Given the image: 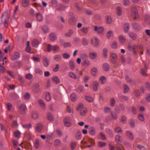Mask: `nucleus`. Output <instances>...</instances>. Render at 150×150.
I'll return each mask as SVG.
<instances>
[{"mask_svg":"<svg viewBox=\"0 0 150 150\" xmlns=\"http://www.w3.org/2000/svg\"><path fill=\"white\" fill-rule=\"evenodd\" d=\"M130 125L131 127L133 128L135 126V121L134 119H131L130 122Z\"/></svg>","mask_w":150,"mask_h":150,"instance_id":"nucleus-58","label":"nucleus"},{"mask_svg":"<svg viewBox=\"0 0 150 150\" xmlns=\"http://www.w3.org/2000/svg\"><path fill=\"white\" fill-rule=\"evenodd\" d=\"M42 59L44 66L45 67H47L49 64V61L48 59L45 57H44Z\"/></svg>","mask_w":150,"mask_h":150,"instance_id":"nucleus-17","label":"nucleus"},{"mask_svg":"<svg viewBox=\"0 0 150 150\" xmlns=\"http://www.w3.org/2000/svg\"><path fill=\"white\" fill-rule=\"evenodd\" d=\"M105 20L106 23L108 24H110L112 22L111 18L109 16H107L105 17Z\"/></svg>","mask_w":150,"mask_h":150,"instance_id":"nucleus-40","label":"nucleus"},{"mask_svg":"<svg viewBox=\"0 0 150 150\" xmlns=\"http://www.w3.org/2000/svg\"><path fill=\"white\" fill-rule=\"evenodd\" d=\"M130 25L129 23H126L125 24L124 27V31L125 33H127L129 30Z\"/></svg>","mask_w":150,"mask_h":150,"instance_id":"nucleus-34","label":"nucleus"},{"mask_svg":"<svg viewBox=\"0 0 150 150\" xmlns=\"http://www.w3.org/2000/svg\"><path fill=\"white\" fill-rule=\"evenodd\" d=\"M98 71L97 69L95 67H93L91 69V73L93 76H96L97 75Z\"/></svg>","mask_w":150,"mask_h":150,"instance_id":"nucleus-27","label":"nucleus"},{"mask_svg":"<svg viewBox=\"0 0 150 150\" xmlns=\"http://www.w3.org/2000/svg\"><path fill=\"white\" fill-rule=\"evenodd\" d=\"M35 72L36 73L38 74H42L43 73L42 70L40 69L37 68L35 69Z\"/></svg>","mask_w":150,"mask_h":150,"instance_id":"nucleus-61","label":"nucleus"},{"mask_svg":"<svg viewBox=\"0 0 150 150\" xmlns=\"http://www.w3.org/2000/svg\"><path fill=\"white\" fill-rule=\"evenodd\" d=\"M23 98L25 100H28L30 98V95L29 93L27 92L24 95Z\"/></svg>","mask_w":150,"mask_h":150,"instance_id":"nucleus-37","label":"nucleus"},{"mask_svg":"<svg viewBox=\"0 0 150 150\" xmlns=\"http://www.w3.org/2000/svg\"><path fill=\"white\" fill-rule=\"evenodd\" d=\"M99 82L102 84L105 83L106 81V78L104 76H102L99 79Z\"/></svg>","mask_w":150,"mask_h":150,"instance_id":"nucleus-32","label":"nucleus"},{"mask_svg":"<svg viewBox=\"0 0 150 150\" xmlns=\"http://www.w3.org/2000/svg\"><path fill=\"white\" fill-rule=\"evenodd\" d=\"M33 77V75L30 73L26 74L25 75V78L28 79H31Z\"/></svg>","mask_w":150,"mask_h":150,"instance_id":"nucleus-63","label":"nucleus"},{"mask_svg":"<svg viewBox=\"0 0 150 150\" xmlns=\"http://www.w3.org/2000/svg\"><path fill=\"white\" fill-rule=\"evenodd\" d=\"M132 27L136 31H138L140 30V26L137 23H134L132 25Z\"/></svg>","mask_w":150,"mask_h":150,"instance_id":"nucleus-12","label":"nucleus"},{"mask_svg":"<svg viewBox=\"0 0 150 150\" xmlns=\"http://www.w3.org/2000/svg\"><path fill=\"white\" fill-rule=\"evenodd\" d=\"M94 31L96 32L98 34L102 33L104 30V28L102 27H98L97 26L94 27Z\"/></svg>","mask_w":150,"mask_h":150,"instance_id":"nucleus-8","label":"nucleus"},{"mask_svg":"<svg viewBox=\"0 0 150 150\" xmlns=\"http://www.w3.org/2000/svg\"><path fill=\"white\" fill-rule=\"evenodd\" d=\"M20 57V54L18 52H15L11 57V59L14 61L16 59H17Z\"/></svg>","mask_w":150,"mask_h":150,"instance_id":"nucleus-11","label":"nucleus"},{"mask_svg":"<svg viewBox=\"0 0 150 150\" xmlns=\"http://www.w3.org/2000/svg\"><path fill=\"white\" fill-rule=\"evenodd\" d=\"M36 17L37 20L40 22L42 21L43 17L42 15L40 13H37L36 15Z\"/></svg>","mask_w":150,"mask_h":150,"instance_id":"nucleus-19","label":"nucleus"},{"mask_svg":"<svg viewBox=\"0 0 150 150\" xmlns=\"http://www.w3.org/2000/svg\"><path fill=\"white\" fill-rule=\"evenodd\" d=\"M108 50L107 49L105 48L103 50V55L104 57L106 58L107 57V53Z\"/></svg>","mask_w":150,"mask_h":150,"instance_id":"nucleus-55","label":"nucleus"},{"mask_svg":"<svg viewBox=\"0 0 150 150\" xmlns=\"http://www.w3.org/2000/svg\"><path fill=\"white\" fill-rule=\"evenodd\" d=\"M31 116L34 119H37L39 117V115L36 111H33L31 113Z\"/></svg>","mask_w":150,"mask_h":150,"instance_id":"nucleus-16","label":"nucleus"},{"mask_svg":"<svg viewBox=\"0 0 150 150\" xmlns=\"http://www.w3.org/2000/svg\"><path fill=\"white\" fill-rule=\"evenodd\" d=\"M110 67L108 63H104L103 65V69L105 71H108L109 70Z\"/></svg>","mask_w":150,"mask_h":150,"instance_id":"nucleus-24","label":"nucleus"},{"mask_svg":"<svg viewBox=\"0 0 150 150\" xmlns=\"http://www.w3.org/2000/svg\"><path fill=\"white\" fill-rule=\"evenodd\" d=\"M85 98L87 101L90 102H92L93 101V98L88 96H86Z\"/></svg>","mask_w":150,"mask_h":150,"instance_id":"nucleus-51","label":"nucleus"},{"mask_svg":"<svg viewBox=\"0 0 150 150\" xmlns=\"http://www.w3.org/2000/svg\"><path fill=\"white\" fill-rule=\"evenodd\" d=\"M4 16L3 14L2 15V17L1 18V21L0 22V25L4 23L5 28H7L8 26V21L6 19H4L3 20V17Z\"/></svg>","mask_w":150,"mask_h":150,"instance_id":"nucleus-7","label":"nucleus"},{"mask_svg":"<svg viewBox=\"0 0 150 150\" xmlns=\"http://www.w3.org/2000/svg\"><path fill=\"white\" fill-rule=\"evenodd\" d=\"M68 75L70 77L74 79H77V75L73 72H69L68 73Z\"/></svg>","mask_w":150,"mask_h":150,"instance_id":"nucleus-25","label":"nucleus"},{"mask_svg":"<svg viewBox=\"0 0 150 150\" xmlns=\"http://www.w3.org/2000/svg\"><path fill=\"white\" fill-rule=\"evenodd\" d=\"M106 132L111 137H113L114 134L113 131L109 128H107L105 129Z\"/></svg>","mask_w":150,"mask_h":150,"instance_id":"nucleus-30","label":"nucleus"},{"mask_svg":"<svg viewBox=\"0 0 150 150\" xmlns=\"http://www.w3.org/2000/svg\"><path fill=\"white\" fill-rule=\"evenodd\" d=\"M49 38L51 40L54 41L57 39V36L55 33H52L49 35Z\"/></svg>","mask_w":150,"mask_h":150,"instance_id":"nucleus-21","label":"nucleus"},{"mask_svg":"<svg viewBox=\"0 0 150 150\" xmlns=\"http://www.w3.org/2000/svg\"><path fill=\"white\" fill-rule=\"evenodd\" d=\"M52 81L54 83L58 84L59 82V81L58 78L57 76L53 77L52 79Z\"/></svg>","mask_w":150,"mask_h":150,"instance_id":"nucleus-47","label":"nucleus"},{"mask_svg":"<svg viewBox=\"0 0 150 150\" xmlns=\"http://www.w3.org/2000/svg\"><path fill=\"white\" fill-rule=\"evenodd\" d=\"M39 141L38 139H37L35 142V146L36 149H38L39 146Z\"/></svg>","mask_w":150,"mask_h":150,"instance_id":"nucleus-52","label":"nucleus"},{"mask_svg":"<svg viewBox=\"0 0 150 150\" xmlns=\"http://www.w3.org/2000/svg\"><path fill=\"white\" fill-rule=\"evenodd\" d=\"M46 98L47 101H49L51 99V96L50 93L49 92H47L46 93Z\"/></svg>","mask_w":150,"mask_h":150,"instance_id":"nucleus-42","label":"nucleus"},{"mask_svg":"<svg viewBox=\"0 0 150 150\" xmlns=\"http://www.w3.org/2000/svg\"><path fill=\"white\" fill-rule=\"evenodd\" d=\"M89 133L91 135H94L96 134V129L94 127H90L89 129Z\"/></svg>","mask_w":150,"mask_h":150,"instance_id":"nucleus-18","label":"nucleus"},{"mask_svg":"<svg viewBox=\"0 0 150 150\" xmlns=\"http://www.w3.org/2000/svg\"><path fill=\"white\" fill-rule=\"evenodd\" d=\"M91 44L95 47L97 46L99 43V41L96 37H93L91 38L90 40Z\"/></svg>","mask_w":150,"mask_h":150,"instance_id":"nucleus-5","label":"nucleus"},{"mask_svg":"<svg viewBox=\"0 0 150 150\" xmlns=\"http://www.w3.org/2000/svg\"><path fill=\"white\" fill-rule=\"evenodd\" d=\"M128 35L129 37L133 40H136L137 37V35L133 33H130Z\"/></svg>","mask_w":150,"mask_h":150,"instance_id":"nucleus-22","label":"nucleus"},{"mask_svg":"<svg viewBox=\"0 0 150 150\" xmlns=\"http://www.w3.org/2000/svg\"><path fill=\"white\" fill-rule=\"evenodd\" d=\"M76 137L77 139L79 140L81 138V134L79 131H78L76 135Z\"/></svg>","mask_w":150,"mask_h":150,"instance_id":"nucleus-39","label":"nucleus"},{"mask_svg":"<svg viewBox=\"0 0 150 150\" xmlns=\"http://www.w3.org/2000/svg\"><path fill=\"white\" fill-rule=\"evenodd\" d=\"M125 79L128 82H129L131 83H133L134 82V81L131 79L127 76H126L125 77Z\"/></svg>","mask_w":150,"mask_h":150,"instance_id":"nucleus-62","label":"nucleus"},{"mask_svg":"<svg viewBox=\"0 0 150 150\" xmlns=\"http://www.w3.org/2000/svg\"><path fill=\"white\" fill-rule=\"evenodd\" d=\"M73 32L72 30L70 29L68 33H66L65 36L67 37H71L73 34Z\"/></svg>","mask_w":150,"mask_h":150,"instance_id":"nucleus-31","label":"nucleus"},{"mask_svg":"<svg viewBox=\"0 0 150 150\" xmlns=\"http://www.w3.org/2000/svg\"><path fill=\"white\" fill-rule=\"evenodd\" d=\"M115 130L117 133H121L122 132L121 128L118 127H116L115 129Z\"/></svg>","mask_w":150,"mask_h":150,"instance_id":"nucleus-57","label":"nucleus"},{"mask_svg":"<svg viewBox=\"0 0 150 150\" xmlns=\"http://www.w3.org/2000/svg\"><path fill=\"white\" fill-rule=\"evenodd\" d=\"M40 28L43 32L45 33H47L49 31V28L46 25H44L43 26H41Z\"/></svg>","mask_w":150,"mask_h":150,"instance_id":"nucleus-13","label":"nucleus"},{"mask_svg":"<svg viewBox=\"0 0 150 150\" xmlns=\"http://www.w3.org/2000/svg\"><path fill=\"white\" fill-rule=\"evenodd\" d=\"M80 57L82 61L87 59L88 57L86 54L83 53L81 54L80 55Z\"/></svg>","mask_w":150,"mask_h":150,"instance_id":"nucleus-38","label":"nucleus"},{"mask_svg":"<svg viewBox=\"0 0 150 150\" xmlns=\"http://www.w3.org/2000/svg\"><path fill=\"white\" fill-rule=\"evenodd\" d=\"M137 147L139 149V150H146L145 148L141 145H138Z\"/></svg>","mask_w":150,"mask_h":150,"instance_id":"nucleus-64","label":"nucleus"},{"mask_svg":"<svg viewBox=\"0 0 150 150\" xmlns=\"http://www.w3.org/2000/svg\"><path fill=\"white\" fill-rule=\"evenodd\" d=\"M123 89L124 90L123 93H127L129 91V88L127 85L124 84L123 85Z\"/></svg>","mask_w":150,"mask_h":150,"instance_id":"nucleus-41","label":"nucleus"},{"mask_svg":"<svg viewBox=\"0 0 150 150\" xmlns=\"http://www.w3.org/2000/svg\"><path fill=\"white\" fill-rule=\"evenodd\" d=\"M63 57L65 59H68L70 58V55L67 53H64L62 54Z\"/></svg>","mask_w":150,"mask_h":150,"instance_id":"nucleus-44","label":"nucleus"},{"mask_svg":"<svg viewBox=\"0 0 150 150\" xmlns=\"http://www.w3.org/2000/svg\"><path fill=\"white\" fill-rule=\"evenodd\" d=\"M81 42L82 44L84 46H86L88 44V40L85 38H82Z\"/></svg>","mask_w":150,"mask_h":150,"instance_id":"nucleus-33","label":"nucleus"},{"mask_svg":"<svg viewBox=\"0 0 150 150\" xmlns=\"http://www.w3.org/2000/svg\"><path fill=\"white\" fill-rule=\"evenodd\" d=\"M126 136L131 140H133L134 139V135L133 133L130 131H127L126 132Z\"/></svg>","mask_w":150,"mask_h":150,"instance_id":"nucleus-10","label":"nucleus"},{"mask_svg":"<svg viewBox=\"0 0 150 150\" xmlns=\"http://www.w3.org/2000/svg\"><path fill=\"white\" fill-rule=\"evenodd\" d=\"M111 61L112 63L113 64H115L117 59V55L115 53H113L111 54Z\"/></svg>","mask_w":150,"mask_h":150,"instance_id":"nucleus-9","label":"nucleus"},{"mask_svg":"<svg viewBox=\"0 0 150 150\" xmlns=\"http://www.w3.org/2000/svg\"><path fill=\"white\" fill-rule=\"evenodd\" d=\"M27 108L25 105L24 104H21L19 106L18 111L21 114H24L26 111Z\"/></svg>","mask_w":150,"mask_h":150,"instance_id":"nucleus-3","label":"nucleus"},{"mask_svg":"<svg viewBox=\"0 0 150 150\" xmlns=\"http://www.w3.org/2000/svg\"><path fill=\"white\" fill-rule=\"evenodd\" d=\"M32 43V45L33 47H37L39 44V42L38 40H34L33 41Z\"/></svg>","mask_w":150,"mask_h":150,"instance_id":"nucleus-29","label":"nucleus"},{"mask_svg":"<svg viewBox=\"0 0 150 150\" xmlns=\"http://www.w3.org/2000/svg\"><path fill=\"white\" fill-rule=\"evenodd\" d=\"M22 126L24 128L29 129L32 128V126L31 124H29L26 125H23Z\"/></svg>","mask_w":150,"mask_h":150,"instance_id":"nucleus-49","label":"nucleus"},{"mask_svg":"<svg viewBox=\"0 0 150 150\" xmlns=\"http://www.w3.org/2000/svg\"><path fill=\"white\" fill-rule=\"evenodd\" d=\"M97 56V53L95 52H92L89 53V56L91 59H93L96 58Z\"/></svg>","mask_w":150,"mask_h":150,"instance_id":"nucleus-23","label":"nucleus"},{"mask_svg":"<svg viewBox=\"0 0 150 150\" xmlns=\"http://www.w3.org/2000/svg\"><path fill=\"white\" fill-rule=\"evenodd\" d=\"M35 132L40 133L42 132L43 129L42 124L40 122L38 123L35 127Z\"/></svg>","mask_w":150,"mask_h":150,"instance_id":"nucleus-4","label":"nucleus"},{"mask_svg":"<svg viewBox=\"0 0 150 150\" xmlns=\"http://www.w3.org/2000/svg\"><path fill=\"white\" fill-rule=\"evenodd\" d=\"M81 32L85 33H87L88 32V29L87 27H83L81 29Z\"/></svg>","mask_w":150,"mask_h":150,"instance_id":"nucleus-53","label":"nucleus"},{"mask_svg":"<svg viewBox=\"0 0 150 150\" xmlns=\"http://www.w3.org/2000/svg\"><path fill=\"white\" fill-rule=\"evenodd\" d=\"M115 141L117 142L118 143L121 141V137L119 135H117L115 137Z\"/></svg>","mask_w":150,"mask_h":150,"instance_id":"nucleus-50","label":"nucleus"},{"mask_svg":"<svg viewBox=\"0 0 150 150\" xmlns=\"http://www.w3.org/2000/svg\"><path fill=\"white\" fill-rule=\"evenodd\" d=\"M77 110L79 112L80 115L82 116L85 115L87 112V108L84 107L83 105L81 103L79 104Z\"/></svg>","mask_w":150,"mask_h":150,"instance_id":"nucleus-1","label":"nucleus"},{"mask_svg":"<svg viewBox=\"0 0 150 150\" xmlns=\"http://www.w3.org/2000/svg\"><path fill=\"white\" fill-rule=\"evenodd\" d=\"M54 59L57 61H59L61 59V57L59 55H56L54 56Z\"/></svg>","mask_w":150,"mask_h":150,"instance_id":"nucleus-56","label":"nucleus"},{"mask_svg":"<svg viewBox=\"0 0 150 150\" xmlns=\"http://www.w3.org/2000/svg\"><path fill=\"white\" fill-rule=\"evenodd\" d=\"M98 146L100 147H102L106 145V143L101 142H99L98 143Z\"/></svg>","mask_w":150,"mask_h":150,"instance_id":"nucleus-43","label":"nucleus"},{"mask_svg":"<svg viewBox=\"0 0 150 150\" xmlns=\"http://www.w3.org/2000/svg\"><path fill=\"white\" fill-rule=\"evenodd\" d=\"M61 144V141L59 139H56L55 140L54 142V144L55 146H58L60 145Z\"/></svg>","mask_w":150,"mask_h":150,"instance_id":"nucleus-59","label":"nucleus"},{"mask_svg":"<svg viewBox=\"0 0 150 150\" xmlns=\"http://www.w3.org/2000/svg\"><path fill=\"white\" fill-rule=\"evenodd\" d=\"M82 66L85 67L89 66L90 64V62L89 60L87 59L82 61L81 63Z\"/></svg>","mask_w":150,"mask_h":150,"instance_id":"nucleus-20","label":"nucleus"},{"mask_svg":"<svg viewBox=\"0 0 150 150\" xmlns=\"http://www.w3.org/2000/svg\"><path fill=\"white\" fill-rule=\"evenodd\" d=\"M117 14L118 16H120L121 14V8L120 7H118L117 8Z\"/></svg>","mask_w":150,"mask_h":150,"instance_id":"nucleus-60","label":"nucleus"},{"mask_svg":"<svg viewBox=\"0 0 150 150\" xmlns=\"http://www.w3.org/2000/svg\"><path fill=\"white\" fill-rule=\"evenodd\" d=\"M14 134L15 137L19 138L20 136L21 132L18 130H17L14 132Z\"/></svg>","mask_w":150,"mask_h":150,"instance_id":"nucleus-48","label":"nucleus"},{"mask_svg":"<svg viewBox=\"0 0 150 150\" xmlns=\"http://www.w3.org/2000/svg\"><path fill=\"white\" fill-rule=\"evenodd\" d=\"M110 105L112 107L114 106L115 104V101L114 98H112L110 100Z\"/></svg>","mask_w":150,"mask_h":150,"instance_id":"nucleus-46","label":"nucleus"},{"mask_svg":"<svg viewBox=\"0 0 150 150\" xmlns=\"http://www.w3.org/2000/svg\"><path fill=\"white\" fill-rule=\"evenodd\" d=\"M71 120L69 117H66L64 120V124L67 127H69L71 125Z\"/></svg>","mask_w":150,"mask_h":150,"instance_id":"nucleus-6","label":"nucleus"},{"mask_svg":"<svg viewBox=\"0 0 150 150\" xmlns=\"http://www.w3.org/2000/svg\"><path fill=\"white\" fill-rule=\"evenodd\" d=\"M69 64L70 69L71 70H73L75 68V65L74 62L72 60H70L69 62Z\"/></svg>","mask_w":150,"mask_h":150,"instance_id":"nucleus-36","label":"nucleus"},{"mask_svg":"<svg viewBox=\"0 0 150 150\" xmlns=\"http://www.w3.org/2000/svg\"><path fill=\"white\" fill-rule=\"evenodd\" d=\"M99 83L96 81H94L93 84V90L95 91H96L98 90Z\"/></svg>","mask_w":150,"mask_h":150,"instance_id":"nucleus-14","label":"nucleus"},{"mask_svg":"<svg viewBox=\"0 0 150 150\" xmlns=\"http://www.w3.org/2000/svg\"><path fill=\"white\" fill-rule=\"evenodd\" d=\"M132 17L134 19H136L138 17V14L137 9L135 7L131 8Z\"/></svg>","mask_w":150,"mask_h":150,"instance_id":"nucleus-2","label":"nucleus"},{"mask_svg":"<svg viewBox=\"0 0 150 150\" xmlns=\"http://www.w3.org/2000/svg\"><path fill=\"white\" fill-rule=\"evenodd\" d=\"M29 4V0H22V5L24 7L28 6Z\"/></svg>","mask_w":150,"mask_h":150,"instance_id":"nucleus-26","label":"nucleus"},{"mask_svg":"<svg viewBox=\"0 0 150 150\" xmlns=\"http://www.w3.org/2000/svg\"><path fill=\"white\" fill-rule=\"evenodd\" d=\"M76 91L79 93L83 92L84 91V88L82 86H79L76 90Z\"/></svg>","mask_w":150,"mask_h":150,"instance_id":"nucleus-35","label":"nucleus"},{"mask_svg":"<svg viewBox=\"0 0 150 150\" xmlns=\"http://www.w3.org/2000/svg\"><path fill=\"white\" fill-rule=\"evenodd\" d=\"M38 103L40 106L42 108H45V104L44 101L42 99H40L38 101Z\"/></svg>","mask_w":150,"mask_h":150,"instance_id":"nucleus-28","label":"nucleus"},{"mask_svg":"<svg viewBox=\"0 0 150 150\" xmlns=\"http://www.w3.org/2000/svg\"><path fill=\"white\" fill-rule=\"evenodd\" d=\"M119 39L120 41L122 42H125L126 39L124 37L121 35L119 37Z\"/></svg>","mask_w":150,"mask_h":150,"instance_id":"nucleus-54","label":"nucleus"},{"mask_svg":"<svg viewBox=\"0 0 150 150\" xmlns=\"http://www.w3.org/2000/svg\"><path fill=\"white\" fill-rule=\"evenodd\" d=\"M147 70H146L144 68H142L140 69V73L141 74L145 77H147L148 76L147 73Z\"/></svg>","mask_w":150,"mask_h":150,"instance_id":"nucleus-15","label":"nucleus"},{"mask_svg":"<svg viewBox=\"0 0 150 150\" xmlns=\"http://www.w3.org/2000/svg\"><path fill=\"white\" fill-rule=\"evenodd\" d=\"M70 98L73 101H75L76 99V94L74 93H72L70 96Z\"/></svg>","mask_w":150,"mask_h":150,"instance_id":"nucleus-45","label":"nucleus"}]
</instances>
